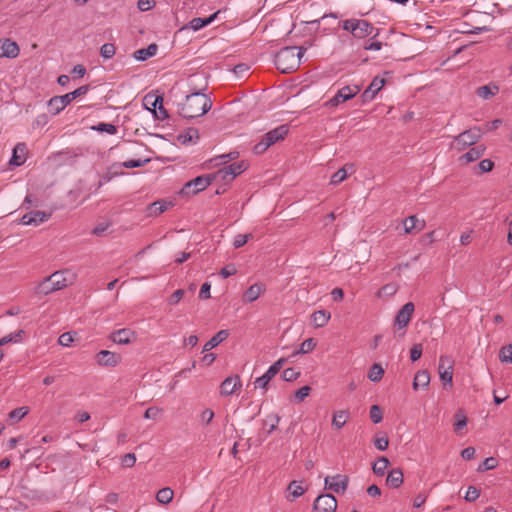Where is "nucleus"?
I'll list each match as a JSON object with an SVG mask.
<instances>
[{
    "label": "nucleus",
    "mask_w": 512,
    "mask_h": 512,
    "mask_svg": "<svg viewBox=\"0 0 512 512\" xmlns=\"http://www.w3.org/2000/svg\"><path fill=\"white\" fill-rule=\"evenodd\" d=\"M211 107L212 101L206 94L193 92L187 95L180 105L179 114L184 118L192 119L206 114Z\"/></svg>",
    "instance_id": "f257e3e1"
},
{
    "label": "nucleus",
    "mask_w": 512,
    "mask_h": 512,
    "mask_svg": "<svg viewBox=\"0 0 512 512\" xmlns=\"http://www.w3.org/2000/svg\"><path fill=\"white\" fill-rule=\"evenodd\" d=\"M305 48L288 46L282 48L275 56L276 67L282 73H289L296 70L301 63V58L304 55Z\"/></svg>",
    "instance_id": "f03ea898"
},
{
    "label": "nucleus",
    "mask_w": 512,
    "mask_h": 512,
    "mask_svg": "<svg viewBox=\"0 0 512 512\" xmlns=\"http://www.w3.org/2000/svg\"><path fill=\"white\" fill-rule=\"evenodd\" d=\"M67 271H56L34 287L36 295H48L55 291L61 290L71 283L67 278Z\"/></svg>",
    "instance_id": "7ed1b4c3"
},
{
    "label": "nucleus",
    "mask_w": 512,
    "mask_h": 512,
    "mask_svg": "<svg viewBox=\"0 0 512 512\" xmlns=\"http://www.w3.org/2000/svg\"><path fill=\"white\" fill-rule=\"evenodd\" d=\"M289 132V127L286 124L280 125L269 132L265 133L261 140L254 145L253 151L256 154L264 153L269 147L275 143L283 140Z\"/></svg>",
    "instance_id": "20e7f679"
},
{
    "label": "nucleus",
    "mask_w": 512,
    "mask_h": 512,
    "mask_svg": "<svg viewBox=\"0 0 512 512\" xmlns=\"http://www.w3.org/2000/svg\"><path fill=\"white\" fill-rule=\"evenodd\" d=\"M342 29L350 32L356 39H363L370 35L375 37L377 35V33L374 34L375 27L370 22L363 19L352 18L344 20L342 22Z\"/></svg>",
    "instance_id": "39448f33"
},
{
    "label": "nucleus",
    "mask_w": 512,
    "mask_h": 512,
    "mask_svg": "<svg viewBox=\"0 0 512 512\" xmlns=\"http://www.w3.org/2000/svg\"><path fill=\"white\" fill-rule=\"evenodd\" d=\"M216 178L213 174L201 175L188 181L181 189V195L190 196L195 195L205 190Z\"/></svg>",
    "instance_id": "423d86ee"
},
{
    "label": "nucleus",
    "mask_w": 512,
    "mask_h": 512,
    "mask_svg": "<svg viewBox=\"0 0 512 512\" xmlns=\"http://www.w3.org/2000/svg\"><path fill=\"white\" fill-rule=\"evenodd\" d=\"M481 134L478 128L466 130L453 138L451 143L452 149L462 151L478 142Z\"/></svg>",
    "instance_id": "0eeeda50"
},
{
    "label": "nucleus",
    "mask_w": 512,
    "mask_h": 512,
    "mask_svg": "<svg viewBox=\"0 0 512 512\" xmlns=\"http://www.w3.org/2000/svg\"><path fill=\"white\" fill-rule=\"evenodd\" d=\"M246 168L247 165L245 162H235L219 169L214 173V176L216 178V181H223L227 183L232 181L236 176L243 173L246 170Z\"/></svg>",
    "instance_id": "6e6552de"
},
{
    "label": "nucleus",
    "mask_w": 512,
    "mask_h": 512,
    "mask_svg": "<svg viewBox=\"0 0 512 512\" xmlns=\"http://www.w3.org/2000/svg\"><path fill=\"white\" fill-rule=\"evenodd\" d=\"M360 92V87L357 85L354 86H344L337 91V93L328 101H326L323 106L324 107H336L339 104L346 102L353 97H355Z\"/></svg>",
    "instance_id": "1a4fd4ad"
},
{
    "label": "nucleus",
    "mask_w": 512,
    "mask_h": 512,
    "mask_svg": "<svg viewBox=\"0 0 512 512\" xmlns=\"http://www.w3.org/2000/svg\"><path fill=\"white\" fill-rule=\"evenodd\" d=\"M285 362H286L285 358H280L279 360L274 362L262 376L258 377L255 380V382H254L255 387L266 390L269 382L280 371V369L283 367Z\"/></svg>",
    "instance_id": "9d476101"
},
{
    "label": "nucleus",
    "mask_w": 512,
    "mask_h": 512,
    "mask_svg": "<svg viewBox=\"0 0 512 512\" xmlns=\"http://www.w3.org/2000/svg\"><path fill=\"white\" fill-rule=\"evenodd\" d=\"M414 311V303L407 302L406 304H404L395 316L394 326L397 327L398 330L405 329L410 323Z\"/></svg>",
    "instance_id": "9b49d317"
},
{
    "label": "nucleus",
    "mask_w": 512,
    "mask_h": 512,
    "mask_svg": "<svg viewBox=\"0 0 512 512\" xmlns=\"http://www.w3.org/2000/svg\"><path fill=\"white\" fill-rule=\"evenodd\" d=\"M314 512H336L337 500L331 494L319 495L313 504Z\"/></svg>",
    "instance_id": "f8f14e48"
},
{
    "label": "nucleus",
    "mask_w": 512,
    "mask_h": 512,
    "mask_svg": "<svg viewBox=\"0 0 512 512\" xmlns=\"http://www.w3.org/2000/svg\"><path fill=\"white\" fill-rule=\"evenodd\" d=\"M438 371L441 381L451 386L453 381V360L451 357L446 355L440 357Z\"/></svg>",
    "instance_id": "ddd939ff"
},
{
    "label": "nucleus",
    "mask_w": 512,
    "mask_h": 512,
    "mask_svg": "<svg viewBox=\"0 0 512 512\" xmlns=\"http://www.w3.org/2000/svg\"><path fill=\"white\" fill-rule=\"evenodd\" d=\"M324 482L325 489L331 490L335 493H344L348 486V477L341 474L327 476Z\"/></svg>",
    "instance_id": "4468645a"
},
{
    "label": "nucleus",
    "mask_w": 512,
    "mask_h": 512,
    "mask_svg": "<svg viewBox=\"0 0 512 512\" xmlns=\"http://www.w3.org/2000/svg\"><path fill=\"white\" fill-rule=\"evenodd\" d=\"M96 362L100 366L115 367L121 362V356L109 350H101L96 355Z\"/></svg>",
    "instance_id": "2eb2a0df"
},
{
    "label": "nucleus",
    "mask_w": 512,
    "mask_h": 512,
    "mask_svg": "<svg viewBox=\"0 0 512 512\" xmlns=\"http://www.w3.org/2000/svg\"><path fill=\"white\" fill-rule=\"evenodd\" d=\"M51 217V213H47L44 211H31L24 214L21 218V223L23 225H33L38 226L41 223L46 222Z\"/></svg>",
    "instance_id": "dca6fc26"
},
{
    "label": "nucleus",
    "mask_w": 512,
    "mask_h": 512,
    "mask_svg": "<svg viewBox=\"0 0 512 512\" xmlns=\"http://www.w3.org/2000/svg\"><path fill=\"white\" fill-rule=\"evenodd\" d=\"M385 83L386 80L384 78H381L379 76L374 77L370 85L361 95L363 102H369L373 100L377 93L383 88Z\"/></svg>",
    "instance_id": "f3484780"
},
{
    "label": "nucleus",
    "mask_w": 512,
    "mask_h": 512,
    "mask_svg": "<svg viewBox=\"0 0 512 512\" xmlns=\"http://www.w3.org/2000/svg\"><path fill=\"white\" fill-rule=\"evenodd\" d=\"M19 52V46L15 41L8 38L0 39V58H16Z\"/></svg>",
    "instance_id": "a211bd4d"
},
{
    "label": "nucleus",
    "mask_w": 512,
    "mask_h": 512,
    "mask_svg": "<svg viewBox=\"0 0 512 512\" xmlns=\"http://www.w3.org/2000/svg\"><path fill=\"white\" fill-rule=\"evenodd\" d=\"M110 339L116 344L125 345L134 341L136 339V334L128 328H123L113 332Z\"/></svg>",
    "instance_id": "6ab92c4d"
},
{
    "label": "nucleus",
    "mask_w": 512,
    "mask_h": 512,
    "mask_svg": "<svg viewBox=\"0 0 512 512\" xmlns=\"http://www.w3.org/2000/svg\"><path fill=\"white\" fill-rule=\"evenodd\" d=\"M241 387V380L238 375L227 377L220 385V394L222 396L232 395Z\"/></svg>",
    "instance_id": "aec40b11"
},
{
    "label": "nucleus",
    "mask_w": 512,
    "mask_h": 512,
    "mask_svg": "<svg viewBox=\"0 0 512 512\" xmlns=\"http://www.w3.org/2000/svg\"><path fill=\"white\" fill-rule=\"evenodd\" d=\"M71 101L72 99L68 93L62 96H55L48 102L49 111L53 115H56L60 113L68 104H70Z\"/></svg>",
    "instance_id": "412c9836"
},
{
    "label": "nucleus",
    "mask_w": 512,
    "mask_h": 512,
    "mask_svg": "<svg viewBox=\"0 0 512 512\" xmlns=\"http://www.w3.org/2000/svg\"><path fill=\"white\" fill-rule=\"evenodd\" d=\"M485 152L484 145H477L471 147L465 154L459 157L458 161L461 164H469L480 159Z\"/></svg>",
    "instance_id": "4be33fe9"
},
{
    "label": "nucleus",
    "mask_w": 512,
    "mask_h": 512,
    "mask_svg": "<svg viewBox=\"0 0 512 512\" xmlns=\"http://www.w3.org/2000/svg\"><path fill=\"white\" fill-rule=\"evenodd\" d=\"M27 147L25 143H18L14 149L10 159V164L14 166H21L26 161Z\"/></svg>",
    "instance_id": "5701e85b"
},
{
    "label": "nucleus",
    "mask_w": 512,
    "mask_h": 512,
    "mask_svg": "<svg viewBox=\"0 0 512 512\" xmlns=\"http://www.w3.org/2000/svg\"><path fill=\"white\" fill-rule=\"evenodd\" d=\"M403 225H404V232L406 234H410L413 231L419 232V231L423 230L425 227V221L419 220L417 218V216L412 215L404 220Z\"/></svg>",
    "instance_id": "b1692460"
},
{
    "label": "nucleus",
    "mask_w": 512,
    "mask_h": 512,
    "mask_svg": "<svg viewBox=\"0 0 512 512\" xmlns=\"http://www.w3.org/2000/svg\"><path fill=\"white\" fill-rule=\"evenodd\" d=\"M229 336L228 330H220L217 332L208 342L205 343L203 346L202 352H208L211 349L217 347L220 343H222L224 340H226Z\"/></svg>",
    "instance_id": "393cba45"
},
{
    "label": "nucleus",
    "mask_w": 512,
    "mask_h": 512,
    "mask_svg": "<svg viewBox=\"0 0 512 512\" xmlns=\"http://www.w3.org/2000/svg\"><path fill=\"white\" fill-rule=\"evenodd\" d=\"M264 291V287L261 284H253L251 285L243 294V302L245 303H251L255 300H257L262 292Z\"/></svg>",
    "instance_id": "a878e982"
},
{
    "label": "nucleus",
    "mask_w": 512,
    "mask_h": 512,
    "mask_svg": "<svg viewBox=\"0 0 512 512\" xmlns=\"http://www.w3.org/2000/svg\"><path fill=\"white\" fill-rule=\"evenodd\" d=\"M499 92V86L495 83H489L484 86H480L476 90V94L484 99L488 100L491 97L495 96Z\"/></svg>",
    "instance_id": "bb28decb"
},
{
    "label": "nucleus",
    "mask_w": 512,
    "mask_h": 512,
    "mask_svg": "<svg viewBox=\"0 0 512 512\" xmlns=\"http://www.w3.org/2000/svg\"><path fill=\"white\" fill-rule=\"evenodd\" d=\"M158 46L155 43L150 44L147 48H142L134 52L133 56L138 61H145L156 55Z\"/></svg>",
    "instance_id": "cd10ccee"
},
{
    "label": "nucleus",
    "mask_w": 512,
    "mask_h": 512,
    "mask_svg": "<svg viewBox=\"0 0 512 512\" xmlns=\"http://www.w3.org/2000/svg\"><path fill=\"white\" fill-rule=\"evenodd\" d=\"M218 13L219 12H215L207 18H194L189 22L188 27L194 31H198L211 24L216 19Z\"/></svg>",
    "instance_id": "c85d7f7f"
},
{
    "label": "nucleus",
    "mask_w": 512,
    "mask_h": 512,
    "mask_svg": "<svg viewBox=\"0 0 512 512\" xmlns=\"http://www.w3.org/2000/svg\"><path fill=\"white\" fill-rule=\"evenodd\" d=\"M430 383V375L426 370L418 371L414 377L413 388L418 390L419 388H426Z\"/></svg>",
    "instance_id": "c756f323"
},
{
    "label": "nucleus",
    "mask_w": 512,
    "mask_h": 512,
    "mask_svg": "<svg viewBox=\"0 0 512 512\" xmlns=\"http://www.w3.org/2000/svg\"><path fill=\"white\" fill-rule=\"evenodd\" d=\"M171 205V202L167 201H156L152 204H150L147 208V212L149 216L156 217L166 211L168 207Z\"/></svg>",
    "instance_id": "7c9ffc66"
},
{
    "label": "nucleus",
    "mask_w": 512,
    "mask_h": 512,
    "mask_svg": "<svg viewBox=\"0 0 512 512\" xmlns=\"http://www.w3.org/2000/svg\"><path fill=\"white\" fill-rule=\"evenodd\" d=\"M386 483L392 488H398L403 483V473L400 469H393L389 472Z\"/></svg>",
    "instance_id": "2f4dec72"
},
{
    "label": "nucleus",
    "mask_w": 512,
    "mask_h": 512,
    "mask_svg": "<svg viewBox=\"0 0 512 512\" xmlns=\"http://www.w3.org/2000/svg\"><path fill=\"white\" fill-rule=\"evenodd\" d=\"M331 318L330 312L326 310H318L312 314V321L316 327H324Z\"/></svg>",
    "instance_id": "473e14b6"
},
{
    "label": "nucleus",
    "mask_w": 512,
    "mask_h": 512,
    "mask_svg": "<svg viewBox=\"0 0 512 512\" xmlns=\"http://www.w3.org/2000/svg\"><path fill=\"white\" fill-rule=\"evenodd\" d=\"M174 492L171 488L160 489L156 494V499L161 504H169L173 499Z\"/></svg>",
    "instance_id": "72a5a7b5"
},
{
    "label": "nucleus",
    "mask_w": 512,
    "mask_h": 512,
    "mask_svg": "<svg viewBox=\"0 0 512 512\" xmlns=\"http://www.w3.org/2000/svg\"><path fill=\"white\" fill-rule=\"evenodd\" d=\"M383 375L384 369L378 363L373 364L368 372V378L372 382H379L383 378Z\"/></svg>",
    "instance_id": "f704fd0d"
},
{
    "label": "nucleus",
    "mask_w": 512,
    "mask_h": 512,
    "mask_svg": "<svg viewBox=\"0 0 512 512\" xmlns=\"http://www.w3.org/2000/svg\"><path fill=\"white\" fill-rule=\"evenodd\" d=\"M24 335H25L24 330H18L14 333H10L9 335H6V336L0 338V347L8 344L10 342H14V343L20 342Z\"/></svg>",
    "instance_id": "c9c22d12"
},
{
    "label": "nucleus",
    "mask_w": 512,
    "mask_h": 512,
    "mask_svg": "<svg viewBox=\"0 0 512 512\" xmlns=\"http://www.w3.org/2000/svg\"><path fill=\"white\" fill-rule=\"evenodd\" d=\"M390 462L388 458L386 457H380L377 459V461L373 464V472L376 475L382 476L385 473V470L388 468Z\"/></svg>",
    "instance_id": "e433bc0d"
},
{
    "label": "nucleus",
    "mask_w": 512,
    "mask_h": 512,
    "mask_svg": "<svg viewBox=\"0 0 512 512\" xmlns=\"http://www.w3.org/2000/svg\"><path fill=\"white\" fill-rule=\"evenodd\" d=\"M29 412V408L26 406L16 408L12 410L8 417L9 420H11L13 423L19 422L21 419H23Z\"/></svg>",
    "instance_id": "4c0bfd02"
},
{
    "label": "nucleus",
    "mask_w": 512,
    "mask_h": 512,
    "mask_svg": "<svg viewBox=\"0 0 512 512\" xmlns=\"http://www.w3.org/2000/svg\"><path fill=\"white\" fill-rule=\"evenodd\" d=\"M116 52V47L112 43H105L100 48V55L104 59H111Z\"/></svg>",
    "instance_id": "58836bf2"
},
{
    "label": "nucleus",
    "mask_w": 512,
    "mask_h": 512,
    "mask_svg": "<svg viewBox=\"0 0 512 512\" xmlns=\"http://www.w3.org/2000/svg\"><path fill=\"white\" fill-rule=\"evenodd\" d=\"M346 421H347V412L341 410L334 414L333 420H332V425L335 426L336 428L340 429L346 424Z\"/></svg>",
    "instance_id": "ea45409f"
},
{
    "label": "nucleus",
    "mask_w": 512,
    "mask_h": 512,
    "mask_svg": "<svg viewBox=\"0 0 512 512\" xmlns=\"http://www.w3.org/2000/svg\"><path fill=\"white\" fill-rule=\"evenodd\" d=\"M317 342L314 338H308L304 340L301 345L300 349L296 352L297 354H305L311 352L316 347Z\"/></svg>",
    "instance_id": "a19ab883"
},
{
    "label": "nucleus",
    "mask_w": 512,
    "mask_h": 512,
    "mask_svg": "<svg viewBox=\"0 0 512 512\" xmlns=\"http://www.w3.org/2000/svg\"><path fill=\"white\" fill-rule=\"evenodd\" d=\"M501 362L512 363V345H507L501 348L499 353Z\"/></svg>",
    "instance_id": "79ce46f5"
},
{
    "label": "nucleus",
    "mask_w": 512,
    "mask_h": 512,
    "mask_svg": "<svg viewBox=\"0 0 512 512\" xmlns=\"http://www.w3.org/2000/svg\"><path fill=\"white\" fill-rule=\"evenodd\" d=\"M92 129L99 132H106L111 135L117 132L116 126L111 123H99L98 125L93 126Z\"/></svg>",
    "instance_id": "37998d69"
},
{
    "label": "nucleus",
    "mask_w": 512,
    "mask_h": 512,
    "mask_svg": "<svg viewBox=\"0 0 512 512\" xmlns=\"http://www.w3.org/2000/svg\"><path fill=\"white\" fill-rule=\"evenodd\" d=\"M456 422L454 423V430L455 432H458L466 427L467 425V418L462 413V411H459L455 414Z\"/></svg>",
    "instance_id": "c03bdc74"
},
{
    "label": "nucleus",
    "mask_w": 512,
    "mask_h": 512,
    "mask_svg": "<svg viewBox=\"0 0 512 512\" xmlns=\"http://www.w3.org/2000/svg\"><path fill=\"white\" fill-rule=\"evenodd\" d=\"M300 376V372L294 368H286L282 372V378L284 381L291 382L296 380Z\"/></svg>",
    "instance_id": "a18cd8bd"
},
{
    "label": "nucleus",
    "mask_w": 512,
    "mask_h": 512,
    "mask_svg": "<svg viewBox=\"0 0 512 512\" xmlns=\"http://www.w3.org/2000/svg\"><path fill=\"white\" fill-rule=\"evenodd\" d=\"M347 178V171L345 168H340L338 171H336L332 176L330 183L333 185H337L344 181Z\"/></svg>",
    "instance_id": "49530a36"
},
{
    "label": "nucleus",
    "mask_w": 512,
    "mask_h": 512,
    "mask_svg": "<svg viewBox=\"0 0 512 512\" xmlns=\"http://www.w3.org/2000/svg\"><path fill=\"white\" fill-rule=\"evenodd\" d=\"M288 490L291 492L293 498L300 497L305 492V489L300 484H298L296 481H292L289 484Z\"/></svg>",
    "instance_id": "de8ad7c7"
},
{
    "label": "nucleus",
    "mask_w": 512,
    "mask_h": 512,
    "mask_svg": "<svg viewBox=\"0 0 512 512\" xmlns=\"http://www.w3.org/2000/svg\"><path fill=\"white\" fill-rule=\"evenodd\" d=\"M370 418L372 422L376 424L382 421V411L378 405H373L370 408Z\"/></svg>",
    "instance_id": "09e8293b"
},
{
    "label": "nucleus",
    "mask_w": 512,
    "mask_h": 512,
    "mask_svg": "<svg viewBox=\"0 0 512 512\" xmlns=\"http://www.w3.org/2000/svg\"><path fill=\"white\" fill-rule=\"evenodd\" d=\"M251 237V234H238L234 237L233 246L235 248H240L244 246Z\"/></svg>",
    "instance_id": "8fccbe9b"
},
{
    "label": "nucleus",
    "mask_w": 512,
    "mask_h": 512,
    "mask_svg": "<svg viewBox=\"0 0 512 512\" xmlns=\"http://www.w3.org/2000/svg\"><path fill=\"white\" fill-rule=\"evenodd\" d=\"M374 445L378 450L384 451L388 448L389 439L386 435L376 437L374 440Z\"/></svg>",
    "instance_id": "3c124183"
},
{
    "label": "nucleus",
    "mask_w": 512,
    "mask_h": 512,
    "mask_svg": "<svg viewBox=\"0 0 512 512\" xmlns=\"http://www.w3.org/2000/svg\"><path fill=\"white\" fill-rule=\"evenodd\" d=\"M479 496H480V491L474 486H469L464 498L468 502H473V501L477 500L479 498Z\"/></svg>",
    "instance_id": "603ef678"
},
{
    "label": "nucleus",
    "mask_w": 512,
    "mask_h": 512,
    "mask_svg": "<svg viewBox=\"0 0 512 512\" xmlns=\"http://www.w3.org/2000/svg\"><path fill=\"white\" fill-rule=\"evenodd\" d=\"M73 341H74V338L70 332H65V333L61 334L58 338L59 345H61L63 347H69Z\"/></svg>",
    "instance_id": "864d4df0"
},
{
    "label": "nucleus",
    "mask_w": 512,
    "mask_h": 512,
    "mask_svg": "<svg viewBox=\"0 0 512 512\" xmlns=\"http://www.w3.org/2000/svg\"><path fill=\"white\" fill-rule=\"evenodd\" d=\"M494 167V162L490 159L482 160L477 168L479 169V173H487L490 172Z\"/></svg>",
    "instance_id": "5fc2aeb1"
},
{
    "label": "nucleus",
    "mask_w": 512,
    "mask_h": 512,
    "mask_svg": "<svg viewBox=\"0 0 512 512\" xmlns=\"http://www.w3.org/2000/svg\"><path fill=\"white\" fill-rule=\"evenodd\" d=\"M311 391L310 386H303L295 392V398L298 402H302L306 397L309 396Z\"/></svg>",
    "instance_id": "6e6d98bb"
},
{
    "label": "nucleus",
    "mask_w": 512,
    "mask_h": 512,
    "mask_svg": "<svg viewBox=\"0 0 512 512\" xmlns=\"http://www.w3.org/2000/svg\"><path fill=\"white\" fill-rule=\"evenodd\" d=\"M497 466V460L494 457H488L484 460L483 464L479 466V471L491 470Z\"/></svg>",
    "instance_id": "4d7b16f0"
},
{
    "label": "nucleus",
    "mask_w": 512,
    "mask_h": 512,
    "mask_svg": "<svg viewBox=\"0 0 512 512\" xmlns=\"http://www.w3.org/2000/svg\"><path fill=\"white\" fill-rule=\"evenodd\" d=\"M185 291L183 289L176 290L168 299L170 305H176L183 298Z\"/></svg>",
    "instance_id": "13d9d810"
},
{
    "label": "nucleus",
    "mask_w": 512,
    "mask_h": 512,
    "mask_svg": "<svg viewBox=\"0 0 512 512\" xmlns=\"http://www.w3.org/2000/svg\"><path fill=\"white\" fill-rule=\"evenodd\" d=\"M111 226L110 222L99 223L93 230L92 234L95 236H102L105 231Z\"/></svg>",
    "instance_id": "bf43d9fd"
},
{
    "label": "nucleus",
    "mask_w": 512,
    "mask_h": 512,
    "mask_svg": "<svg viewBox=\"0 0 512 512\" xmlns=\"http://www.w3.org/2000/svg\"><path fill=\"white\" fill-rule=\"evenodd\" d=\"M162 412V409L161 408H158V407H149L145 413H144V418L145 419H153L155 420L159 414Z\"/></svg>",
    "instance_id": "052dcab7"
},
{
    "label": "nucleus",
    "mask_w": 512,
    "mask_h": 512,
    "mask_svg": "<svg viewBox=\"0 0 512 512\" xmlns=\"http://www.w3.org/2000/svg\"><path fill=\"white\" fill-rule=\"evenodd\" d=\"M421 355H422V345L421 344H414L413 347L410 350V358H411V360L413 362L417 361L418 359H420Z\"/></svg>",
    "instance_id": "680f3d73"
},
{
    "label": "nucleus",
    "mask_w": 512,
    "mask_h": 512,
    "mask_svg": "<svg viewBox=\"0 0 512 512\" xmlns=\"http://www.w3.org/2000/svg\"><path fill=\"white\" fill-rule=\"evenodd\" d=\"M194 137L198 138L197 131L190 130L188 133L180 135L178 139L181 141V143L186 144L193 142Z\"/></svg>",
    "instance_id": "e2e57ef3"
},
{
    "label": "nucleus",
    "mask_w": 512,
    "mask_h": 512,
    "mask_svg": "<svg viewBox=\"0 0 512 512\" xmlns=\"http://www.w3.org/2000/svg\"><path fill=\"white\" fill-rule=\"evenodd\" d=\"M136 462V456L133 453H127L122 457V465L125 467H132Z\"/></svg>",
    "instance_id": "0e129e2a"
},
{
    "label": "nucleus",
    "mask_w": 512,
    "mask_h": 512,
    "mask_svg": "<svg viewBox=\"0 0 512 512\" xmlns=\"http://www.w3.org/2000/svg\"><path fill=\"white\" fill-rule=\"evenodd\" d=\"M210 289H211V284L209 282L203 283L200 288L199 298L200 299L210 298Z\"/></svg>",
    "instance_id": "69168bd1"
},
{
    "label": "nucleus",
    "mask_w": 512,
    "mask_h": 512,
    "mask_svg": "<svg viewBox=\"0 0 512 512\" xmlns=\"http://www.w3.org/2000/svg\"><path fill=\"white\" fill-rule=\"evenodd\" d=\"M137 5L141 11H148L154 7L155 2L153 0H138Z\"/></svg>",
    "instance_id": "338daca9"
},
{
    "label": "nucleus",
    "mask_w": 512,
    "mask_h": 512,
    "mask_svg": "<svg viewBox=\"0 0 512 512\" xmlns=\"http://www.w3.org/2000/svg\"><path fill=\"white\" fill-rule=\"evenodd\" d=\"M214 418V412L211 409H205L202 411L200 415V419L202 422L209 424Z\"/></svg>",
    "instance_id": "774afa93"
}]
</instances>
